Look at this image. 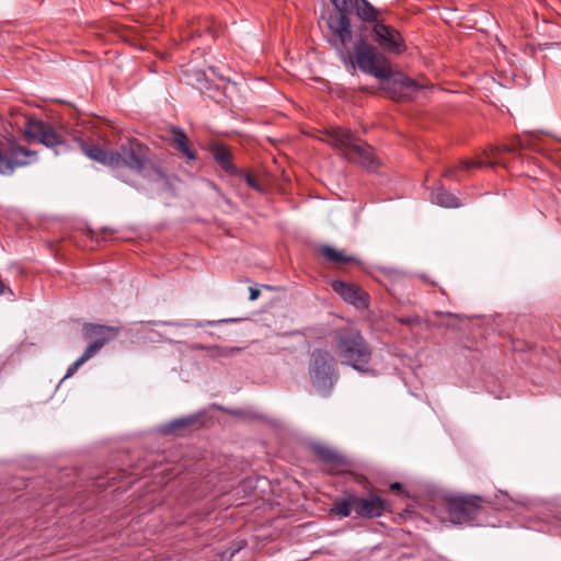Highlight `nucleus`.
Listing matches in <instances>:
<instances>
[{"mask_svg": "<svg viewBox=\"0 0 561 561\" xmlns=\"http://www.w3.org/2000/svg\"><path fill=\"white\" fill-rule=\"evenodd\" d=\"M327 25L332 35V44L340 53L341 60L353 69L357 67L362 72L378 79L380 81L379 89L392 100L411 101L425 88L404 73L392 70L388 58L367 41V36L363 32L355 36L352 53L350 44L353 39V31L348 13L330 14Z\"/></svg>", "mask_w": 561, "mask_h": 561, "instance_id": "1", "label": "nucleus"}, {"mask_svg": "<svg viewBox=\"0 0 561 561\" xmlns=\"http://www.w3.org/2000/svg\"><path fill=\"white\" fill-rule=\"evenodd\" d=\"M335 346L342 365L350 366L363 375L376 376V369L369 366L373 350L359 331L339 330Z\"/></svg>", "mask_w": 561, "mask_h": 561, "instance_id": "2", "label": "nucleus"}, {"mask_svg": "<svg viewBox=\"0 0 561 561\" xmlns=\"http://www.w3.org/2000/svg\"><path fill=\"white\" fill-rule=\"evenodd\" d=\"M327 142L342 151L348 161L360 164L368 171H376L379 161L373 148L357 138L352 131L342 127H334L327 131Z\"/></svg>", "mask_w": 561, "mask_h": 561, "instance_id": "3", "label": "nucleus"}, {"mask_svg": "<svg viewBox=\"0 0 561 561\" xmlns=\"http://www.w3.org/2000/svg\"><path fill=\"white\" fill-rule=\"evenodd\" d=\"M116 154H118L117 169L125 167L147 179L163 178V173L150 158V149L136 139L122 144Z\"/></svg>", "mask_w": 561, "mask_h": 561, "instance_id": "4", "label": "nucleus"}, {"mask_svg": "<svg viewBox=\"0 0 561 561\" xmlns=\"http://www.w3.org/2000/svg\"><path fill=\"white\" fill-rule=\"evenodd\" d=\"M309 375L313 388L323 397L331 394L340 378L334 357L321 348L311 353Z\"/></svg>", "mask_w": 561, "mask_h": 561, "instance_id": "5", "label": "nucleus"}, {"mask_svg": "<svg viewBox=\"0 0 561 561\" xmlns=\"http://www.w3.org/2000/svg\"><path fill=\"white\" fill-rule=\"evenodd\" d=\"M482 503L492 504L489 499L477 495H459L449 497L447 513L454 524L481 525L484 507Z\"/></svg>", "mask_w": 561, "mask_h": 561, "instance_id": "6", "label": "nucleus"}, {"mask_svg": "<svg viewBox=\"0 0 561 561\" xmlns=\"http://www.w3.org/2000/svg\"><path fill=\"white\" fill-rule=\"evenodd\" d=\"M23 133L28 139L37 140L48 148H53L56 154L67 150L66 142L60 134L48 123L31 116L24 117Z\"/></svg>", "mask_w": 561, "mask_h": 561, "instance_id": "7", "label": "nucleus"}, {"mask_svg": "<svg viewBox=\"0 0 561 561\" xmlns=\"http://www.w3.org/2000/svg\"><path fill=\"white\" fill-rule=\"evenodd\" d=\"M383 53L401 54L405 49V43L401 34L392 26L385 24L382 21L376 22L371 26H365L364 30Z\"/></svg>", "mask_w": 561, "mask_h": 561, "instance_id": "8", "label": "nucleus"}, {"mask_svg": "<svg viewBox=\"0 0 561 561\" xmlns=\"http://www.w3.org/2000/svg\"><path fill=\"white\" fill-rule=\"evenodd\" d=\"M121 332L119 327L105 325L98 323H84L82 327V336L87 341H91L85 351L93 357L107 343L115 340Z\"/></svg>", "mask_w": 561, "mask_h": 561, "instance_id": "9", "label": "nucleus"}, {"mask_svg": "<svg viewBox=\"0 0 561 561\" xmlns=\"http://www.w3.org/2000/svg\"><path fill=\"white\" fill-rule=\"evenodd\" d=\"M31 158H36L35 151L9 140L5 151L0 148V174L11 175L15 168L28 164Z\"/></svg>", "mask_w": 561, "mask_h": 561, "instance_id": "10", "label": "nucleus"}, {"mask_svg": "<svg viewBox=\"0 0 561 561\" xmlns=\"http://www.w3.org/2000/svg\"><path fill=\"white\" fill-rule=\"evenodd\" d=\"M387 508V503L380 496L371 493L367 497L355 494V514L360 518L380 517Z\"/></svg>", "mask_w": 561, "mask_h": 561, "instance_id": "11", "label": "nucleus"}, {"mask_svg": "<svg viewBox=\"0 0 561 561\" xmlns=\"http://www.w3.org/2000/svg\"><path fill=\"white\" fill-rule=\"evenodd\" d=\"M332 288L346 302L352 304L353 306H355L358 309H363L368 306L367 294L355 284L346 283L343 280H333Z\"/></svg>", "mask_w": 561, "mask_h": 561, "instance_id": "12", "label": "nucleus"}, {"mask_svg": "<svg viewBox=\"0 0 561 561\" xmlns=\"http://www.w3.org/2000/svg\"><path fill=\"white\" fill-rule=\"evenodd\" d=\"M82 152L93 161H96L111 169H117L116 150H106L99 145H89L83 140L79 141Z\"/></svg>", "mask_w": 561, "mask_h": 561, "instance_id": "13", "label": "nucleus"}, {"mask_svg": "<svg viewBox=\"0 0 561 561\" xmlns=\"http://www.w3.org/2000/svg\"><path fill=\"white\" fill-rule=\"evenodd\" d=\"M216 163L229 175H238L239 169L232 163V153L229 148L222 144L214 142L209 146Z\"/></svg>", "mask_w": 561, "mask_h": 561, "instance_id": "14", "label": "nucleus"}, {"mask_svg": "<svg viewBox=\"0 0 561 561\" xmlns=\"http://www.w3.org/2000/svg\"><path fill=\"white\" fill-rule=\"evenodd\" d=\"M241 319L239 318H228V319H221V320H205V321H192V322H181V321H147L148 324L151 325H162V327H170L173 328L175 332L181 328H205V327H217L222 323H234L239 322Z\"/></svg>", "mask_w": 561, "mask_h": 561, "instance_id": "15", "label": "nucleus"}, {"mask_svg": "<svg viewBox=\"0 0 561 561\" xmlns=\"http://www.w3.org/2000/svg\"><path fill=\"white\" fill-rule=\"evenodd\" d=\"M196 77V84L197 89L204 93L207 94L209 98L215 100L216 102H220L221 96H225L227 93L228 85H219V84H213L209 80V78L205 75L203 71H197L195 73Z\"/></svg>", "mask_w": 561, "mask_h": 561, "instance_id": "16", "label": "nucleus"}, {"mask_svg": "<svg viewBox=\"0 0 561 561\" xmlns=\"http://www.w3.org/2000/svg\"><path fill=\"white\" fill-rule=\"evenodd\" d=\"M311 450L314 456L331 469L339 468L344 463V458L334 449L323 444H312Z\"/></svg>", "mask_w": 561, "mask_h": 561, "instance_id": "17", "label": "nucleus"}, {"mask_svg": "<svg viewBox=\"0 0 561 561\" xmlns=\"http://www.w3.org/2000/svg\"><path fill=\"white\" fill-rule=\"evenodd\" d=\"M352 9L363 22L373 25L380 21L378 20V10L368 0H354L351 5Z\"/></svg>", "mask_w": 561, "mask_h": 561, "instance_id": "18", "label": "nucleus"}, {"mask_svg": "<svg viewBox=\"0 0 561 561\" xmlns=\"http://www.w3.org/2000/svg\"><path fill=\"white\" fill-rule=\"evenodd\" d=\"M199 416L197 414L187 415L184 417L175 419L161 427V431L165 435L180 434L186 430H190L198 422Z\"/></svg>", "mask_w": 561, "mask_h": 561, "instance_id": "19", "label": "nucleus"}, {"mask_svg": "<svg viewBox=\"0 0 561 561\" xmlns=\"http://www.w3.org/2000/svg\"><path fill=\"white\" fill-rule=\"evenodd\" d=\"M355 512V494L345 493L343 496H339L333 501L330 512L339 517H348Z\"/></svg>", "mask_w": 561, "mask_h": 561, "instance_id": "20", "label": "nucleus"}, {"mask_svg": "<svg viewBox=\"0 0 561 561\" xmlns=\"http://www.w3.org/2000/svg\"><path fill=\"white\" fill-rule=\"evenodd\" d=\"M172 142L174 145V148L180 151L182 154H184L188 160H195L196 153L195 151L190 147L187 136L183 131V129L179 127L172 128Z\"/></svg>", "mask_w": 561, "mask_h": 561, "instance_id": "21", "label": "nucleus"}, {"mask_svg": "<svg viewBox=\"0 0 561 561\" xmlns=\"http://www.w3.org/2000/svg\"><path fill=\"white\" fill-rule=\"evenodd\" d=\"M432 202L447 208H458L462 206L459 198L444 187H438L432 192Z\"/></svg>", "mask_w": 561, "mask_h": 561, "instance_id": "22", "label": "nucleus"}, {"mask_svg": "<svg viewBox=\"0 0 561 561\" xmlns=\"http://www.w3.org/2000/svg\"><path fill=\"white\" fill-rule=\"evenodd\" d=\"M320 253L328 261L335 264H346V263H358V259L353 255H347L344 252L337 251L330 245H323L320 249Z\"/></svg>", "mask_w": 561, "mask_h": 561, "instance_id": "23", "label": "nucleus"}, {"mask_svg": "<svg viewBox=\"0 0 561 561\" xmlns=\"http://www.w3.org/2000/svg\"><path fill=\"white\" fill-rule=\"evenodd\" d=\"M194 350H197V351H207L211 354V356L214 357H230L239 352L242 351L241 347H225V346H220V345H204V344H195L193 346Z\"/></svg>", "mask_w": 561, "mask_h": 561, "instance_id": "24", "label": "nucleus"}, {"mask_svg": "<svg viewBox=\"0 0 561 561\" xmlns=\"http://www.w3.org/2000/svg\"><path fill=\"white\" fill-rule=\"evenodd\" d=\"M90 358H92V356L84 350L82 355L68 367L64 379L71 377Z\"/></svg>", "mask_w": 561, "mask_h": 561, "instance_id": "25", "label": "nucleus"}, {"mask_svg": "<svg viewBox=\"0 0 561 561\" xmlns=\"http://www.w3.org/2000/svg\"><path fill=\"white\" fill-rule=\"evenodd\" d=\"M335 8V13H350L352 0H331Z\"/></svg>", "mask_w": 561, "mask_h": 561, "instance_id": "26", "label": "nucleus"}, {"mask_svg": "<svg viewBox=\"0 0 561 561\" xmlns=\"http://www.w3.org/2000/svg\"><path fill=\"white\" fill-rule=\"evenodd\" d=\"M240 176L243 178V180L245 181L247 185L255 191H261V186L260 184L257 183V181L255 180V178L253 175H251L250 173H242L241 171H239V174Z\"/></svg>", "mask_w": 561, "mask_h": 561, "instance_id": "27", "label": "nucleus"}, {"mask_svg": "<svg viewBox=\"0 0 561 561\" xmlns=\"http://www.w3.org/2000/svg\"><path fill=\"white\" fill-rule=\"evenodd\" d=\"M398 321L401 324H404V325H408V327H413L415 324H420L421 323V319L419 317H400V318H398Z\"/></svg>", "mask_w": 561, "mask_h": 561, "instance_id": "28", "label": "nucleus"}, {"mask_svg": "<svg viewBox=\"0 0 561 561\" xmlns=\"http://www.w3.org/2000/svg\"><path fill=\"white\" fill-rule=\"evenodd\" d=\"M112 480L114 481L115 478H112ZM111 479L108 478L106 480V482L104 481V478H99L96 481H95V485L98 488H106L107 485H113L114 483H110Z\"/></svg>", "mask_w": 561, "mask_h": 561, "instance_id": "29", "label": "nucleus"}, {"mask_svg": "<svg viewBox=\"0 0 561 561\" xmlns=\"http://www.w3.org/2000/svg\"><path fill=\"white\" fill-rule=\"evenodd\" d=\"M249 293H250L249 299L252 300V301L256 300L260 297V295H261L260 289L254 288V287H250L249 288Z\"/></svg>", "mask_w": 561, "mask_h": 561, "instance_id": "30", "label": "nucleus"}, {"mask_svg": "<svg viewBox=\"0 0 561 561\" xmlns=\"http://www.w3.org/2000/svg\"><path fill=\"white\" fill-rule=\"evenodd\" d=\"M9 293L10 295H13V291L10 287H8L1 279H0V295Z\"/></svg>", "mask_w": 561, "mask_h": 561, "instance_id": "31", "label": "nucleus"}, {"mask_svg": "<svg viewBox=\"0 0 561 561\" xmlns=\"http://www.w3.org/2000/svg\"><path fill=\"white\" fill-rule=\"evenodd\" d=\"M482 164L480 162H469V161H463L462 162V168L463 169H470L471 167H481Z\"/></svg>", "mask_w": 561, "mask_h": 561, "instance_id": "32", "label": "nucleus"}, {"mask_svg": "<svg viewBox=\"0 0 561 561\" xmlns=\"http://www.w3.org/2000/svg\"><path fill=\"white\" fill-rule=\"evenodd\" d=\"M435 314H437V316H446V317H451V318H458L459 317L457 313L440 312V311H436Z\"/></svg>", "mask_w": 561, "mask_h": 561, "instance_id": "33", "label": "nucleus"}, {"mask_svg": "<svg viewBox=\"0 0 561 561\" xmlns=\"http://www.w3.org/2000/svg\"><path fill=\"white\" fill-rule=\"evenodd\" d=\"M390 489L392 491H400V490H402V484L400 482H393V483H391Z\"/></svg>", "mask_w": 561, "mask_h": 561, "instance_id": "34", "label": "nucleus"}, {"mask_svg": "<svg viewBox=\"0 0 561 561\" xmlns=\"http://www.w3.org/2000/svg\"><path fill=\"white\" fill-rule=\"evenodd\" d=\"M505 150L508 152L515 153V152H517L518 148L516 145H510V146H505Z\"/></svg>", "mask_w": 561, "mask_h": 561, "instance_id": "35", "label": "nucleus"}, {"mask_svg": "<svg viewBox=\"0 0 561 561\" xmlns=\"http://www.w3.org/2000/svg\"><path fill=\"white\" fill-rule=\"evenodd\" d=\"M208 69L214 76H218L221 80H226L224 77L218 75V70L215 67H209Z\"/></svg>", "mask_w": 561, "mask_h": 561, "instance_id": "36", "label": "nucleus"}, {"mask_svg": "<svg viewBox=\"0 0 561 561\" xmlns=\"http://www.w3.org/2000/svg\"><path fill=\"white\" fill-rule=\"evenodd\" d=\"M158 334H159L161 337H165V339H168L169 341H173L171 337H168V335H167L165 333L158 332Z\"/></svg>", "mask_w": 561, "mask_h": 561, "instance_id": "37", "label": "nucleus"}, {"mask_svg": "<svg viewBox=\"0 0 561 561\" xmlns=\"http://www.w3.org/2000/svg\"><path fill=\"white\" fill-rule=\"evenodd\" d=\"M453 172H454L453 170H448V171L445 173V175H446V176H449V175H451V174H453Z\"/></svg>", "mask_w": 561, "mask_h": 561, "instance_id": "38", "label": "nucleus"}, {"mask_svg": "<svg viewBox=\"0 0 561 561\" xmlns=\"http://www.w3.org/2000/svg\"><path fill=\"white\" fill-rule=\"evenodd\" d=\"M436 325H445V323H437ZM446 327H449V323H446Z\"/></svg>", "mask_w": 561, "mask_h": 561, "instance_id": "39", "label": "nucleus"}]
</instances>
